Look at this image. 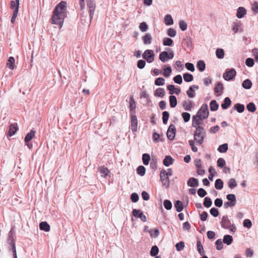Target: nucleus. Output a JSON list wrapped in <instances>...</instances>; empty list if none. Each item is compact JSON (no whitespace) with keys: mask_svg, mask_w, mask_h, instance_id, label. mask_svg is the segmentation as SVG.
I'll use <instances>...</instances> for the list:
<instances>
[{"mask_svg":"<svg viewBox=\"0 0 258 258\" xmlns=\"http://www.w3.org/2000/svg\"><path fill=\"white\" fill-rule=\"evenodd\" d=\"M219 105L215 100H212L210 103V108L212 111H215L218 110Z\"/></svg>","mask_w":258,"mask_h":258,"instance_id":"nucleus-37","label":"nucleus"},{"mask_svg":"<svg viewBox=\"0 0 258 258\" xmlns=\"http://www.w3.org/2000/svg\"><path fill=\"white\" fill-rule=\"evenodd\" d=\"M165 83V80L162 77L157 78L155 81V85L156 86H162Z\"/></svg>","mask_w":258,"mask_h":258,"instance_id":"nucleus-57","label":"nucleus"},{"mask_svg":"<svg viewBox=\"0 0 258 258\" xmlns=\"http://www.w3.org/2000/svg\"><path fill=\"white\" fill-rule=\"evenodd\" d=\"M244 105L240 103L235 104L232 109L230 111V113H232L233 110H237L238 113H242L244 110Z\"/></svg>","mask_w":258,"mask_h":258,"instance_id":"nucleus-16","label":"nucleus"},{"mask_svg":"<svg viewBox=\"0 0 258 258\" xmlns=\"http://www.w3.org/2000/svg\"><path fill=\"white\" fill-rule=\"evenodd\" d=\"M217 166L220 168L224 167L226 162L225 160L222 158H220L218 159L217 162Z\"/></svg>","mask_w":258,"mask_h":258,"instance_id":"nucleus-62","label":"nucleus"},{"mask_svg":"<svg viewBox=\"0 0 258 258\" xmlns=\"http://www.w3.org/2000/svg\"><path fill=\"white\" fill-rule=\"evenodd\" d=\"M203 205L206 208H210L212 205L211 199L209 197H206L204 199Z\"/></svg>","mask_w":258,"mask_h":258,"instance_id":"nucleus-55","label":"nucleus"},{"mask_svg":"<svg viewBox=\"0 0 258 258\" xmlns=\"http://www.w3.org/2000/svg\"><path fill=\"white\" fill-rule=\"evenodd\" d=\"M231 104L230 99L227 97L224 99L223 103L221 104V107L223 109H227Z\"/></svg>","mask_w":258,"mask_h":258,"instance_id":"nucleus-24","label":"nucleus"},{"mask_svg":"<svg viewBox=\"0 0 258 258\" xmlns=\"http://www.w3.org/2000/svg\"><path fill=\"white\" fill-rule=\"evenodd\" d=\"M170 106L171 108H174L177 105V99L174 95H170L169 97Z\"/></svg>","mask_w":258,"mask_h":258,"instance_id":"nucleus-31","label":"nucleus"},{"mask_svg":"<svg viewBox=\"0 0 258 258\" xmlns=\"http://www.w3.org/2000/svg\"><path fill=\"white\" fill-rule=\"evenodd\" d=\"M139 28L142 32H146L148 29V26L146 22H142L140 24Z\"/></svg>","mask_w":258,"mask_h":258,"instance_id":"nucleus-61","label":"nucleus"},{"mask_svg":"<svg viewBox=\"0 0 258 258\" xmlns=\"http://www.w3.org/2000/svg\"><path fill=\"white\" fill-rule=\"evenodd\" d=\"M224 183L223 181L220 179H217L215 183V187L218 190H220L223 187Z\"/></svg>","mask_w":258,"mask_h":258,"instance_id":"nucleus-41","label":"nucleus"},{"mask_svg":"<svg viewBox=\"0 0 258 258\" xmlns=\"http://www.w3.org/2000/svg\"><path fill=\"white\" fill-rule=\"evenodd\" d=\"M209 113L208 105L204 104L198 111L196 115L198 117H202L203 118H207L209 116Z\"/></svg>","mask_w":258,"mask_h":258,"instance_id":"nucleus-4","label":"nucleus"},{"mask_svg":"<svg viewBox=\"0 0 258 258\" xmlns=\"http://www.w3.org/2000/svg\"><path fill=\"white\" fill-rule=\"evenodd\" d=\"M137 172L139 175L144 176L146 173L145 167L142 165L139 166L137 169Z\"/></svg>","mask_w":258,"mask_h":258,"instance_id":"nucleus-53","label":"nucleus"},{"mask_svg":"<svg viewBox=\"0 0 258 258\" xmlns=\"http://www.w3.org/2000/svg\"><path fill=\"white\" fill-rule=\"evenodd\" d=\"M132 215L136 218H140L141 221L145 222L147 221L146 216L144 215L143 212L138 209H133L132 211Z\"/></svg>","mask_w":258,"mask_h":258,"instance_id":"nucleus-8","label":"nucleus"},{"mask_svg":"<svg viewBox=\"0 0 258 258\" xmlns=\"http://www.w3.org/2000/svg\"><path fill=\"white\" fill-rule=\"evenodd\" d=\"M151 237L156 238L159 235L160 232L157 228L155 229H151L149 231Z\"/></svg>","mask_w":258,"mask_h":258,"instance_id":"nucleus-40","label":"nucleus"},{"mask_svg":"<svg viewBox=\"0 0 258 258\" xmlns=\"http://www.w3.org/2000/svg\"><path fill=\"white\" fill-rule=\"evenodd\" d=\"M169 117V113L167 111H164L162 112V120L163 123L164 124H167Z\"/></svg>","mask_w":258,"mask_h":258,"instance_id":"nucleus-50","label":"nucleus"},{"mask_svg":"<svg viewBox=\"0 0 258 258\" xmlns=\"http://www.w3.org/2000/svg\"><path fill=\"white\" fill-rule=\"evenodd\" d=\"M228 185L229 188L233 189L237 186V182L234 178H230L228 182Z\"/></svg>","mask_w":258,"mask_h":258,"instance_id":"nucleus-51","label":"nucleus"},{"mask_svg":"<svg viewBox=\"0 0 258 258\" xmlns=\"http://www.w3.org/2000/svg\"><path fill=\"white\" fill-rule=\"evenodd\" d=\"M36 132L34 130H31L30 132L28 133L24 139L25 143L30 142L35 136Z\"/></svg>","mask_w":258,"mask_h":258,"instance_id":"nucleus-27","label":"nucleus"},{"mask_svg":"<svg viewBox=\"0 0 258 258\" xmlns=\"http://www.w3.org/2000/svg\"><path fill=\"white\" fill-rule=\"evenodd\" d=\"M221 227L224 229H228V226L231 224V221L229 220L228 216H223L221 222Z\"/></svg>","mask_w":258,"mask_h":258,"instance_id":"nucleus-13","label":"nucleus"},{"mask_svg":"<svg viewBox=\"0 0 258 258\" xmlns=\"http://www.w3.org/2000/svg\"><path fill=\"white\" fill-rule=\"evenodd\" d=\"M18 130V127L17 123H11L9 125V129L8 133L7 134V137H12L13 135H14L17 130Z\"/></svg>","mask_w":258,"mask_h":258,"instance_id":"nucleus-11","label":"nucleus"},{"mask_svg":"<svg viewBox=\"0 0 258 258\" xmlns=\"http://www.w3.org/2000/svg\"><path fill=\"white\" fill-rule=\"evenodd\" d=\"M163 205L164 208L167 210H170L172 209V204L171 202L169 200H165L163 202Z\"/></svg>","mask_w":258,"mask_h":258,"instance_id":"nucleus-49","label":"nucleus"},{"mask_svg":"<svg viewBox=\"0 0 258 258\" xmlns=\"http://www.w3.org/2000/svg\"><path fill=\"white\" fill-rule=\"evenodd\" d=\"M164 22L167 26L173 24V20L170 15H166L164 17Z\"/></svg>","mask_w":258,"mask_h":258,"instance_id":"nucleus-35","label":"nucleus"},{"mask_svg":"<svg viewBox=\"0 0 258 258\" xmlns=\"http://www.w3.org/2000/svg\"><path fill=\"white\" fill-rule=\"evenodd\" d=\"M246 14V10L243 7H239L237 10L236 16L238 18L241 19L243 18Z\"/></svg>","mask_w":258,"mask_h":258,"instance_id":"nucleus-21","label":"nucleus"},{"mask_svg":"<svg viewBox=\"0 0 258 258\" xmlns=\"http://www.w3.org/2000/svg\"><path fill=\"white\" fill-rule=\"evenodd\" d=\"M183 43L187 47H190L192 44L191 38L189 36H186L183 40Z\"/></svg>","mask_w":258,"mask_h":258,"instance_id":"nucleus-46","label":"nucleus"},{"mask_svg":"<svg viewBox=\"0 0 258 258\" xmlns=\"http://www.w3.org/2000/svg\"><path fill=\"white\" fill-rule=\"evenodd\" d=\"M179 26L180 29L182 31H184L186 30L187 29V24L186 22L183 20H180L179 22Z\"/></svg>","mask_w":258,"mask_h":258,"instance_id":"nucleus-60","label":"nucleus"},{"mask_svg":"<svg viewBox=\"0 0 258 258\" xmlns=\"http://www.w3.org/2000/svg\"><path fill=\"white\" fill-rule=\"evenodd\" d=\"M80 6L81 11L80 13V20L82 22V23L84 25H86V24H90L91 21L90 22V17L88 18L87 13L84 12V11L85 7L84 0H80Z\"/></svg>","mask_w":258,"mask_h":258,"instance_id":"nucleus-2","label":"nucleus"},{"mask_svg":"<svg viewBox=\"0 0 258 258\" xmlns=\"http://www.w3.org/2000/svg\"><path fill=\"white\" fill-rule=\"evenodd\" d=\"M195 105V104L191 100L183 101L182 103V106L184 109L187 111H190L191 108Z\"/></svg>","mask_w":258,"mask_h":258,"instance_id":"nucleus-19","label":"nucleus"},{"mask_svg":"<svg viewBox=\"0 0 258 258\" xmlns=\"http://www.w3.org/2000/svg\"><path fill=\"white\" fill-rule=\"evenodd\" d=\"M205 118H203L202 117H198L197 115H194L192 119V126L194 127H202L203 124V120Z\"/></svg>","mask_w":258,"mask_h":258,"instance_id":"nucleus-10","label":"nucleus"},{"mask_svg":"<svg viewBox=\"0 0 258 258\" xmlns=\"http://www.w3.org/2000/svg\"><path fill=\"white\" fill-rule=\"evenodd\" d=\"M39 228L41 230L48 232L50 230V225L46 221H43L39 224Z\"/></svg>","mask_w":258,"mask_h":258,"instance_id":"nucleus-22","label":"nucleus"},{"mask_svg":"<svg viewBox=\"0 0 258 258\" xmlns=\"http://www.w3.org/2000/svg\"><path fill=\"white\" fill-rule=\"evenodd\" d=\"M173 81L175 83L181 84L182 82V78L180 75H177L173 78Z\"/></svg>","mask_w":258,"mask_h":258,"instance_id":"nucleus-63","label":"nucleus"},{"mask_svg":"<svg viewBox=\"0 0 258 258\" xmlns=\"http://www.w3.org/2000/svg\"><path fill=\"white\" fill-rule=\"evenodd\" d=\"M216 56L219 58L222 59L224 57V51L222 48H218L216 51Z\"/></svg>","mask_w":258,"mask_h":258,"instance_id":"nucleus-48","label":"nucleus"},{"mask_svg":"<svg viewBox=\"0 0 258 258\" xmlns=\"http://www.w3.org/2000/svg\"><path fill=\"white\" fill-rule=\"evenodd\" d=\"M174 161V159L171 156H166L163 161V163L165 166L168 167L172 164Z\"/></svg>","mask_w":258,"mask_h":258,"instance_id":"nucleus-20","label":"nucleus"},{"mask_svg":"<svg viewBox=\"0 0 258 258\" xmlns=\"http://www.w3.org/2000/svg\"><path fill=\"white\" fill-rule=\"evenodd\" d=\"M142 160L143 163L145 165H148L150 161L151 160L150 155L147 153H144L142 155Z\"/></svg>","mask_w":258,"mask_h":258,"instance_id":"nucleus-36","label":"nucleus"},{"mask_svg":"<svg viewBox=\"0 0 258 258\" xmlns=\"http://www.w3.org/2000/svg\"><path fill=\"white\" fill-rule=\"evenodd\" d=\"M241 24L240 22H234L232 25V30L234 31V33H236L238 32H242V30L240 28Z\"/></svg>","mask_w":258,"mask_h":258,"instance_id":"nucleus-28","label":"nucleus"},{"mask_svg":"<svg viewBox=\"0 0 258 258\" xmlns=\"http://www.w3.org/2000/svg\"><path fill=\"white\" fill-rule=\"evenodd\" d=\"M197 67L200 72H203L206 69V64L203 60H199L197 62Z\"/></svg>","mask_w":258,"mask_h":258,"instance_id":"nucleus-42","label":"nucleus"},{"mask_svg":"<svg viewBox=\"0 0 258 258\" xmlns=\"http://www.w3.org/2000/svg\"><path fill=\"white\" fill-rule=\"evenodd\" d=\"M165 92L163 88H159L156 90L154 95L157 97H163L165 95Z\"/></svg>","mask_w":258,"mask_h":258,"instance_id":"nucleus-33","label":"nucleus"},{"mask_svg":"<svg viewBox=\"0 0 258 258\" xmlns=\"http://www.w3.org/2000/svg\"><path fill=\"white\" fill-rule=\"evenodd\" d=\"M20 5V0H15V1H12L11 2V8L14 11H16L18 12Z\"/></svg>","mask_w":258,"mask_h":258,"instance_id":"nucleus-29","label":"nucleus"},{"mask_svg":"<svg viewBox=\"0 0 258 258\" xmlns=\"http://www.w3.org/2000/svg\"><path fill=\"white\" fill-rule=\"evenodd\" d=\"M175 247L176 250L178 251H180L184 248V242L183 241H180L176 244Z\"/></svg>","mask_w":258,"mask_h":258,"instance_id":"nucleus-59","label":"nucleus"},{"mask_svg":"<svg viewBox=\"0 0 258 258\" xmlns=\"http://www.w3.org/2000/svg\"><path fill=\"white\" fill-rule=\"evenodd\" d=\"M206 137V134L194 133V140L199 144L201 145Z\"/></svg>","mask_w":258,"mask_h":258,"instance_id":"nucleus-14","label":"nucleus"},{"mask_svg":"<svg viewBox=\"0 0 258 258\" xmlns=\"http://www.w3.org/2000/svg\"><path fill=\"white\" fill-rule=\"evenodd\" d=\"M98 170L99 171L101 176L104 178L107 177L109 172L108 169L104 166L100 167Z\"/></svg>","mask_w":258,"mask_h":258,"instance_id":"nucleus-23","label":"nucleus"},{"mask_svg":"<svg viewBox=\"0 0 258 258\" xmlns=\"http://www.w3.org/2000/svg\"><path fill=\"white\" fill-rule=\"evenodd\" d=\"M87 7L89 8V12L90 13V22H91L93 18L94 12L96 9V4L94 0H86Z\"/></svg>","mask_w":258,"mask_h":258,"instance_id":"nucleus-7","label":"nucleus"},{"mask_svg":"<svg viewBox=\"0 0 258 258\" xmlns=\"http://www.w3.org/2000/svg\"><path fill=\"white\" fill-rule=\"evenodd\" d=\"M233 237L230 235H225L223 237V242L224 243L229 245L233 242Z\"/></svg>","mask_w":258,"mask_h":258,"instance_id":"nucleus-30","label":"nucleus"},{"mask_svg":"<svg viewBox=\"0 0 258 258\" xmlns=\"http://www.w3.org/2000/svg\"><path fill=\"white\" fill-rule=\"evenodd\" d=\"M14 232H13V230L11 229L8 234V238L7 240L8 243L10 245H12V242L15 243L14 238Z\"/></svg>","mask_w":258,"mask_h":258,"instance_id":"nucleus-43","label":"nucleus"},{"mask_svg":"<svg viewBox=\"0 0 258 258\" xmlns=\"http://www.w3.org/2000/svg\"><path fill=\"white\" fill-rule=\"evenodd\" d=\"M154 52L150 49H147L142 54V57L146 59L148 63H151L154 60Z\"/></svg>","mask_w":258,"mask_h":258,"instance_id":"nucleus-5","label":"nucleus"},{"mask_svg":"<svg viewBox=\"0 0 258 258\" xmlns=\"http://www.w3.org/2000/svg\"><path fill=\"white\" fill-rule=\"evenodd\" d=\"M224 87L223 84L220 82H217L214 88V92L217 96H220L223 93Z\"/></svg>","mask_w":258,"mask_h":258,"instance_id":"nucleus-12","label":"nucleus"},{"mask_svg":"<svg viewBox=\"0 0 258 258\" xmlns=\"http://www.w3.org/2000/svg\"><path fill=\"white\" fill-rule=\"evenodd\" d=\"M183 77L184 81L186 82H189L193 80L194 77L192 75L188 73H185L183 75Z\"/></svg>","mask_w":258,"mask_h":258,"instance_id":"nucleus-47","label":"nucleus"},{"mask_svg":"<svg viewBox=\"0 0 258 258\" xmlns=\"http://www.w3.org/2000/svg\"><path fill=\"white\" fill-rule=\"evenodd\" d=\"M252 82L249 79H246L243 81L242 86L245 89H249L251 88Z\"/></svg>","mask_w":258,"mask_h":258,"instance_id":"nucleus-34","label":"nucleus"},{"mask_svg":"<svg viewBox=\"0 0 258 258\" xmlns=\"http://www.w3.org/2000/svg\"><path fill=\"white\" fill-rule=\"evenodd\" d=\"M67 2L61 1L55 6L53 12V16L51 19V23L58 25L60 28L62 27L64 19L67 15Z\"/></svg>","mask_w":258,"mask_h":258,"instance_id":"nucleus-1","label":"nucleus"},{"mask_svg":"<svg viewBox=\"0 0 258 258\" xmlns=\"http://www.w3.org/2000/svg\"><path fill=\"white\" fill-rule=\"evenodd\" d=\"M167 50L169 51V52L167 51H163L161 52L159 56V59L163 62L167 61L169 59H171L174 57V52L169 48H166Z\"/></svg>","mask_w":258,"mask_h":258,"instance_id":"nucleus-3","label":"nucleus"},{"mask_svg":"<svg viewBox=\"0 0 258 258\" xmlns=\"http://www.w3.org/2000/svg\"><path fill=\"white\" fill-rule=\"evenodd\" d=\"M176 133V128L173 124H171L167 130L166 135L168 138V139L170 140H173L175 136Z\"/></svg>","mask_w":258,"mask_h":258,"instance_id":"nucleus-9","label":"nucleus"},{"mask_svg":"<svg viewBox=\"0 0 258 258\" xmlns=\"http://www.w3.org/2000/svg\"><path fill=\"white\" fill-rule=\"evenodd\" d=\"M197 250L201 255H204L205 251L203 248V245L200 240H198L197 243Z\"/></svg>","mask_w":258,"mask_h":258,"instance_id":"nucleus-39","label":"nucleus"},{"mask_svg":"<svg viewBox=\"0 0 258 258\" xmlns=\"http://www.w3.org/2000/svg\"><path fill=\"white\" fill-rule=\"evenodd\" d=\"M246 108L249 111L251 112H254L256 109L255 104L253 102H250L248 103L246 105Z\"/></svg>","mask_w":258,"mask_h":258,"instance_id":"nucleus-54","label":"nucleus"},{"mask_svg":"<svg viewBox=\"0 0 258 258\" xmlns=\"http://www.w3.org/2000/svg\"><path fill=\"white\" fill-rule=\"evenodd\" d=\"M15 61V58L13 56H10L8 59L7 66L11 70L14 69Z\"/></svg>","mask_w":258,"mask_h":258,"instance_id":"nucleus-38","label":"nucleus"},{"mask_svg":"<svg viewBox=\"0 0 258 258\" xmlns=\"http://www.w3.org/2000/svg\"><path fill=\"white\" fill-rule=\"evenodd\" d=\"M226 199L230 204L235 206L236 204V198L234 194H230L226 196Z\"/></svg>","mask_w":258,"mask_h":258,"instance_id":"nucleus-26","label":"nucleus"},{"mask_svg":"<svg viewBox=\"0 0 258 258\" xmlns=\"http://www.w3.org/2000/svg\"><path fill=\"white\" fill-rule=\"evenodd\" d=\"M187 184L190 187H197L199 186V180L194 177H190L188 179Z\"/></svg>","mask_w":258,"mask_h":258,"instance_id":"nucleus-18","label":"nucleus"},{"mask_svg":"<svg viewBox=\"0 0 258 258\" xmlns=\"http://www.w3.org/2000/svg\"><path fill=\"white\" fill-rule=\"evenodd\" d=\"M194 89H199V87L198 85H194L189 87L188 90L186 92V94L189 98H192L195 96V94L194 93L195 92Z\"/></svg>","mask_w":258,"mask_h":258,"instance_id":"nucleus-17","label":"nucleus"},{"mask_svg":"<svg viewBox=\"0 0 258 258\" xmlns=\"http://www.w3.org/2000/svg\"><path fill=\"white\" fill-rule=\"evenodd\" d=\"M136 102L134 99L133 96H131L129 101V108L131 111H133L136 108Z\"/></svg>","mask_w":258,"mask_h":258,"instance_id":"nucleus-45","label":"nucleus"},{"mask_svg":"<svg viewBox=\"0 0 258 258\" xmlns=\"http://www.w3.org/2000/svg\"><path fill=\"white\" fill-rule=\"evenodd\" d=\"M236 72L234 69H227L223 74V78L226 81H231L236 76Z\"/></svg>","mask_w":258,"mask_h":258,"instance_id":"nucleus-6","label":"nucleus"},{"mask_svg":"<svg viewBox=\"0 0 258 258\" xmlns=\"http://www.w3.org/2000/svg\"><path fill=\"white\" fill-rule=\"evenodd\" d=\"M174 207L177 212H180L183 209V205L182 203L179 201H176L174 203Z\"/></svg>","mask_w":258,"mask_h":258,"instance_id":"nucleus-32","label":"nucleus"},{"mask_svg":"<svg viewBox=\"0 0 258 258\" xmlns=\"http://www.w3.org/2000/svg\"><path fill=\"white\" fill-rule=\"evenodd\" d=\"M210 213L214 217H216L219 215L218 209L216 208H212L210 210Z\"/></svg>","mask_w":258,"mask_h":258,"instance_id":"nucleus-64","label":"nucleus"},{"mask_svg":"<svg viewBox=\"0 0 258 258\" xmlns=\"http://www.w3.org/2000/svg\"><path fill=\"white\" fill-rule=\"evenodd\" d=\"M138 128L137 117L135 115L131 116V129L133 132H136Z\"/></svg>","mask_w":258,"mask_h":258,"instance_id":"nucleus-15","label":"nucleus"},{"mask_svg":"<svg viewBox=\"0 0 258 258\" xmlns=\"http://www.w3.org/2000/svg\"><path fill=\"white\" fill-rule=\"evenodd\" d=\"M228 144L227 143H224L219 146V147L218 148V151L220 153H225L228 150Z\"/></svg>","mask_w":258,"mask_h":258,"instance_id":"nucleus-44","label":"nucleus"},{"mask_svg":"<svg viewBox=\"0 0 258 258\" xmlns=\"http://www.w3.org/2000/svg\"><path fill=\"white\" fill-rule=\"evenodd\" d=\"M142 40L145 44H150L152 42V37L150 33H146L143 37Z\"/></svg>","mask_w":258,"mask_h":258,"instance_id":"nucleus-25","label":"nucleus"},{"mask_svg":"<svg viewBox=\"0 0 258 258\" xmlns=\"http://www.w3.org/2000/svg\"><path fill=\"white\" fill-rule=\"evenodd\" d=\"M173 41L172 39L170 38H165L163 40V44L164 46H171L172 45Z\"/></svg>","mask_w":258,"mask_h":258,"instance_id":"nucleus-52","label":"nucleus"},{"mask_svg":"<svg viewBox=\"0 0 258 258\" xmlns=\"http://www.w3.org/2000/svg\"><path fill=\"white\" fill-rule=\"evenodd\" d=\"M158 252H159V248H158V246L156 245L153 246L152 247L151 251H150V255L152 256H155L156 255H157Z\"/></svg>","mask_w":258,"mask_h":258,"instance_id":"nucleus-56","label":"nucleus"},{"mask_svg":"<svg viewBox=\"0 0 258 258\" xmlns=\"http://www.w3.org/2000/svg\"><path fill=\"white\" fill-rule=\"evenodd\" d=\"M164 72L163 73V76L166 77L168 78L169 77L170 74H171L172 72L171 68L170 66H167L166 68L164 69Z\"/></svg>","mask_w":258,"mask_h":258,"instance_id":"nucleus-58","label":"nucleus"}]
</instances>
